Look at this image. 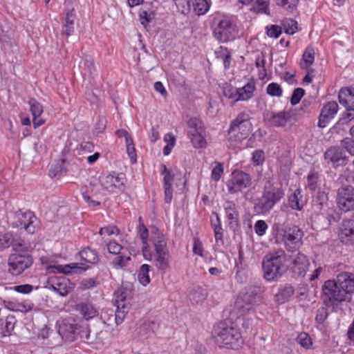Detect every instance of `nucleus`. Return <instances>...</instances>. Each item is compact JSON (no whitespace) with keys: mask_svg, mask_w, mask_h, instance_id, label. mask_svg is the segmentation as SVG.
Masks as SVG:
<instances>
[{"mask_svg":"<svg viewBox=\"0 0 354 354\" xmlns=\"http://www.w3.org/2000/svg\"><path fill=\"white\" fill-rule=\"evenodd\" d=\"M272 234L276 241L283 242L286 250L290 252L298 250L302 245L304 233L296 226L286 230L284 227V223H274L272 226Z\"/></svg>","mask_w":354,"mask_h":354,"instance_id":"7ed1b4c3","label":"nucleus"},{"mask_svg":"<svg viewBox=\"0 0 354 354\" xmlns=\"http://www.w3.org/2000/svg\"><path fill=\"white\" fill-rule=\"evenodd\" d=\"M214 232L215 241L217 244L222 245L223 242V230L221 225V223H216L213 225Z\"/></svg>","mask_w":354,"mask_h":354,"instance_id":"8fccbe9b","label":"nucleus"},{"mask_svg":"<svg viewBox=\"0 0 354 354\" xmlns=\"http://www.w3.org/2000/svg\"><path fill=\"white\" fill-rule=\"evenodd\" d=\"M223 174V165L220 162H216V167L213 169L212 171V178L214 181H218L221 178L222 174Z\"/></svg>","mask_w":354,"mask_h":354,"instance_id":"5fc2aeb1","label":"nucleus"},{"mask_svg":"<svg viewBox=\"0 0 354 354\" xmlns=\"http://www.w3.org/2000/svg\"><path fill=\"white\" fill-rule=\"evenodd\" d=\"M342 146L350 154L354 155V140L350 138H344L341 141Z\"/></svg>","mask_w":354,"mask_h":354,"instance_id":"864d4df0","label":"nucleus"},{"mask_svg":"<svg viewBox=\"0 0 354 354\" xmlns=\"http://www.w3.org/2000/svg\"><path fill=\"white\" fill-rule=\"evenodd\" d=\"M281 26L286 34L293 35L297 30V22L292 19H283Z\"/></svg>","mask_w":354,"mask_h":354,"instance_id":"a19ab883","label":"nucleus"},{"mask_svg":"<svg viewBox=\"0 0 354 354\" xmlns=\"http://www.w3.org/2000/svg\"><path fill=\"white\" fill-rule=\"evenodd\" d=\"M337 204L345 212L354 207V187L351 185L342 186L337 190Z\"/></svg>","mask_w":354,"mask_h":354,"instance_id":"f8f14e48","label":"nucleus"},{"mask_svg":"<svg viewBox=\"0 0 354 354\" xmlns=\"http://www.w3.org/2000/svg\"><path fill=\"white\" fill-rule=\"evenodd\" d=\"M189 134L204 132L202 121L196 118H191L188 122Z\"/></svg>","mask_w":354,"mask_h":354,"instance_id":"c9c22d12","label":"nucleus"},{"mask_svg":"<svg viewBox=\"0 0 354 354\" xmlns=\"http://www.w3.org/2000/svg\"><path fill=\"white\" fill-rule=\"evenodd\" d=\"M289 205L291 207L292 209H301V205H300L299 200L298 198V196L295 192L293 194H292L289 198Z\"/></svg>","mask_w":354,"mask_h":354,"instance_id":"bf43d9fd","label":"nucleus"},{"mask_svg":"<svg viewBox=\"0 0 354 354\" xmlns=\"http://www.w3.org/2000/svg\"><path fill=\"white\" fill-rule=\"evenodd\" d=\"M234 28L232 23L228 19H222L220 21L217 26L214 30L215 37L221 42H227L232 39Z\"/></svg>","mask_w":354,"mask_h":354,"instance_id":"dca6fc26","label":"nucleus"},{"mask_svg":"<svg viewBox=\"0 0 354 354\" xmlns=\"http://www.w3.org/2000/svg\"><path fill=\"white\" fill-rule=\"evenodd\" d=\"M268 229L266 223H255L254 231L259 236H263L265 234Z\"/></svg>","mask_w":354,"mask_h":354,"instance_id":"69168bd1","label":"nucleus"},{"mask_svg":"<svg viewBox=\"0 0 354 354\" xmlns=\"http://www.w3.org/2000/svg\"><path fill=\"white\" fill-rule=\"evenodd\" d=\"M337 283L344 292L346 300L350 299V295L354 293V274L344 272L337 276Z\"/></svg>","mask_w":354,"mask_h":354,"instance_id":"f3484780","label":"nucleus"},{"mask_svg":"<svg viewBox=\"0 0 354 354\" xmlns=\"http://www.w3.org/2000/svg\"><path fill=\"white\" fill-rule=\"evenodd\" d=\"M297 342L304 348L308 350L313 348V340L306 333H301L298 335Z\"/></svg>","mask_w":354,"mask_h":354,"instance_id":"e433bc0d","label":"nucleus"},{"mask_svg":"<svg viewBox=\"0 0 354 354\" xmlns=\"http://www.w3.org/2000/svg\"><path fill=\"white\" fill-rule=\"evenodd\" d=\"M281 26L277 25L267 26V35L270 37L278 38L281 33Z\"/></svg>","mask_w":354,"mask_h":354,"instance_id":"3c124183","label":"nucleus"},{"mask_svg":"<svg viewBox=\"0 0 354 354\" xmlns=\"http://www.w3.org/2000/svg\"><path fill=\"white\" fill-rule=\"evenodd\" d=\"M75 326L73 324H68L65 322L60 324L58 332L63 339H73L75 335Z\"/></svg>","mask_w":354,"mask_h":354,"instance_id":"a878e982","label":"nucleus"},{"mask_svg":"<svg viewBox=\"0 0 354 354\" xmlns=\"http://www.w3.org/2000/svg\"><path fill=\"white\" fill-rule=\"evenodd\" d=\"M138 234L140 237L142 243H147V238L149 235L148 230L143 224V223H140L138 227Z\"/></svg>","mask_w":354,"mask_h":354,"instance_id":"6e6d98bb","label":"nucleus"},{"mask_svg":"<svg viewBox=\"0 0 354 354\" xmlns=\"http://www.w3.org/2000/svg\"><path fill=\"white\" fill-rule=\"evenodd\" d=\"M80 256L82 260L89 263H95L98 261L97 252L89 248H84L80 251Z\"/></svg>","mask_w":354,"mask_h":354,"instance_id":"c756f323","label":"nucleus"},{"mask_svg":"<svg viewBox=\"0 0 354 354\" xmlns=\"http://www.w3.org/2000/svg\"><path fill=\"white\" fill-rule=\"evenodd\" d=\"M114 296L115 305L117 306L116 311H113L114 322L116 325H120L128 312L126 292L122 290H118L115 292Z\"/></svg>","mask_w":354,"mask_h":354,"instance_id":"4468645a","label":"nucleus"},{"mask_svg":"<svg viewBox=\"0 0 354 354\" xmlns=\"http://www.w3.org/2000/svg\"><path fill=\"white\" fill-rule=\"evenodd\" d=\"M12 289L19 293L28 294L32 292V286L29 284H23L14 286Z\"/></svg>","mask_w":354,"mask_h":354,"instance_id":"680f3d73","label":"nucleus"},{"mask_svg":"<svg viewBox=\"0 0 354 354\" xmlns=\"http://www.w3.org/2000/svg\"><path fill=\"white\" fill-rule=\"evenodd\" d=\"M310 266L308 259L302 253L292 257V270L298 276H304Z\"/></svg>","mask_w":354,"mask_h":354,"instance_id":"a211bd4d","label":"nucleus"},{"mask_svg":"<svg viewBox=\"0 0 354 354\" xmlns=\"http://www.w3.org/2000/svg\"><path fill=\"white\" fill-rule=\"evenodd\" d=\"M32 117H39L43 113V106L36 100L30 99L29 101Z\"/></svg>","mask_w":354,"mask_h":354,"instance_id":"a18cd8bd","label":"nucleus"},{"mask_svg":"<svg viewBox=\"0 0 354 354\" xmlns=\"http://www.w3.org/2000/svg\"><path fill=\"white\" fill-rule=\"evenodd\" d=\"M142 253L144 259L146 261H151L152 260L153 254L149 248V245L147 243H142Z\"/></svg>","mask_w":354,"mask_h":354,"instance_id":"0e129e2a","label":"nucleus"},{"mask_svg":"<svg viewBox=\"0 0 354 354\" xmlns=\"http://www.w3.org/2000/svg\"><path fill=\"white\" fill-rule=\"evenodd\" d=\"M100 319L103 322L104 324L110 326L111 324L112 320H114L113 317V310H107L105 311H102L100 315Z\"/></svg>","mask_w":354,"mask_h":354,"instance_id":"603ef678","label":"nucleus"},{"mask_svg":"<svg viewBox=\"0 0 354 354\" xmlns=\"http://www.w3.org/2000/svg\"><path fill=\"white\" fill-rule=\"evenodd\" d=\"M80 313L86 320L93 319L98 315L97 310L90 304H82L80 305Z\"/></svg>","mask_w":354,"mask_h":354,"instance_id":"c85d7f7f","label":"nucleus"},{"mask_svg":"<svg viewBox=\"0 0 354 354\" xmlns=\"http://www.w3.org/2000/svg\"><path fill=\"white\" fill-rule=\"evenodd\" d=\"M99 182L103 189L110 192H114L117 189L119 191L124 189L126 178L123 174L115 176L109 173H104L99 177Z\"/></svg>","mask_w":354,"mask_h":354,"instance_id":"9d476101","label":"nucleus"},{"mask_svg":"<svg viewBox=\"0 0 354 354\" xmlns=\"http://www.w3.org/2000/svg\"><path fill=\"white\" fill-rule=\"evenodd\" d=\"M74 15L72 12H68L65 18V23L62 28V34L69 36L74 30Z\"/></svg>","mask_w":354,"mask_h":354,"instance_id":"473e14b6","label":"nucleus"},{"mask_svg":"<svg viewBox=\"0 0 354 354\" xmlns=\"http://www.w3.org/2000/svg\"><path fill=\"white\" fill-rule=\"evenodd\" d=\"M192 243L193 254L203 258L205 263H209L212 259L207 258V252H205L202 241L198 237L194 236L192 239Z\"/></svg>","mask_w":354,"mask_h":354,"instance_id":"b1692460","label":"nucleus"},{"mask_svg":"<svg viewBox=\"0 0 354 354\" xmlns=\"http://www.w3.org/2000/svg\"><path fill=\"white\" fill-rule=\"evenodd\" d=\"M286 260V253L283 250H278L265 256L262 261L265 279L273 281L281 277L287 269L285 265Z\"/></svg>","mask_w":354,"mask_h":354,"instance_id":"20e7f679","label":"nucleus"},{"mask_svg":"<svg viewBox=\"0 0 354 354\" xmlns=\"http://www.w3.org/2000/svg\"><path fill=\"white\" fill-rule=\"evenodd\" d=\"M122 248V245L115 241H110L107 243V249L109 252L111 254H118L120 252Z\"/></svg>","mask_w":354,"mask_h":354,"instance_id":"4d7b16f0","label":"nucleus"},{"mask_svg":"<svg viewBox=\"0 0 354 354\" xmlns=\"http://www.w3.org/2000/svg\"><path fill=\"white\" fill-rule=\"evenodd\" d=\"M15 319L13 316H8L5 321L4 329L3 333L5 336L9 335L14 330Z\"/></svg>","mask_w":354,"mask_h":354,"instance_id":"de8ad7c7","label":"nucleus"},{"mask_svg":"<svg viewBox=\"0 0 354 354\" xmlns=\"http://www.w3.org/2000/svg\"><path fill=\"white\" fill-rule=\"evenodd\" d=\"M351 106H349L347 107V110L348 112L347 113L346 117H344L339 120V124H346L348 122L354 120V108H351Z\"/></svg>","mask_w":354,"mask_h":354,"instance_id":"052dcab7","label":"nucleus"},{"mask_svg":"<svg viewBox=\"0 0 354 354\" xmlns=\"http://www.w3.org/2000/svg\"><path fill=\"white\" fill-rule=\"evenodd\" d=\"M252 160L257 165L261 164L264 160L263 151L259 150L255 151L252 154Z\"/></svg>","mask_w":354,"mask_h":354,"instance_id":"774afa93","label":"nucleus"},{"mask_svg":"<svg viewBox=\"0 0 354 354\" xmlns=\"http://www.w3.org/2000/svg\"><path fill=\"white\" fill-rule=\"evenodd\" d=\"M153 242L156 253L155 266L158 270L165 272L170 268L171 257L163 234L158 232Z\"/></svg>","mask_w":354,"mask_h":354,"instance_id":"423d86ee","label":"nucleus"},{"mask_svg":"<svg viewBox=\"0 0 354 354\" xmlns=\"http://www.w3.org/2000/svg\"><path fill=\"white\" fill-rule=\"evenodd\" d=\"M254 87L251 84H248L243 87L236 89V95H238L235 101L246 100L251 97Z\"/></svg>","mask_w":354,"mask_h":354,"instance_id":"7c9ffc66","label":"nucleus"},{"mask_svg":"<svg viewBox=\"0 0 354 354\" xmlns=\"http://www.w3.org/2000/svg\"><path fill=\"white\" fill-rule=\"evenodd\" d=\"M17 241H22L21 239L15 238L12 234L8 232L0 234V250L8 248L10 245L13 247L14 243Z\"/></svg>","mask_w":354,"mask_h":354,"instance_id":"72a5a7b5","label":"nucleus"},{"mask_svg":"<svg viewBox=\"0 0 354 354\" xmlns=\"http://www.w3.org/2000/svg\"><path fill=\"white\" fill-rule=\"evenodd\" d=\"M248 115L244 113H241L234 120L230 127L228 133L230 135L236 131L237 129H240L241 127L245 126V122H248Z\"/></svg>","mask_w":354,"mask_h":354,"instance_id":"2f4dec72","label":"nucleus"},{"mask_svg":"<svg viewBox=\"0 0 354 354\" xmlns=\"http://www.w3.org/2000/svg\"><path fill=\"white\" fill-rule=\"evenodd\" d=\"M268 6V0H257L250 10L257 14H266L269 15L270 9Z\"/></svg>","mask_w":354,"mask_h":354,"instance_id":"cd10ccee","label":"nucleus"},{"mask_svg":"<svg viewBox=\"0 0 354 354\" xmlns=\"http://www.w3.org/2000/svg\"><path fill=\"white\" fill-rule=\"evenodd\" d=\"M6 307L15 312L28 313L32 310L33 304L28 300L18 301H10L7 304Z\"/></svg>","mask_w":354,"mask_h":354,"instance_id":"5701e85b","label":"nucleus"},{"mask_svg":"<svg viewBox=\"0 0 354 354\" xmlns=\"http://www.w3.org/2000/svg\"><path fill=\"white\" fill-rule=\"evenodd\" d=\"M251 178L249 174L241 171H235L232 174V178L227 182L228 191L231 194H234L241 191L251 185Z\"/></svg>","mask_w":354,"mask_h":354,"instance_id":"9b49d317","label":"nucleus"},{"mask_svg":"<svg viewBox=\"0 0 354 354\" xmlns=\"http://www.w3.org/2000/svg\"><path fill=\"white\" fill-rule=\"evenodd\" d=\"M304 94H305V91L302 88H295L293 91V93L290 97V104L292 106L297 104L300 102L301 97L304 95Z\"/></svg>","mask_w":354,"mask_h":354,"instance_id":"09e8293b","label":"nucleus"},{"mask_svg":"<svg viewBox=\"0 0 354 354\" xmlns=\"http://www.w3.org/2000/svg\"><path fill=\"white\" fill-rule=\"evenodd\" d=\"M224 210L226 217L231 221H237L239 214L236 209L235 205L232 202L227 201L224 204Z\"/></svg>","mask_w":354,"mask_h":354,"instance_id":"f704fd0d","label":"nucleus"},{"mask_svg":"<svg viewBox=\"0 0 354 354\" xmlns=\"http://www.w3.org/2000/svg\"><path fill=\"white\" fill-rule=\"evenodd\" d=\"M340 104L349 106H354V89L345 88L341 89L339 96Z\"/></svg>","mask_w":354,"mask_h":354,"instance_id":"393cba45","label":"nucleus"},{"mask_svg":"<svg viewBox=\"0 0 354 354\" xmlns=\"http://www.w3.org/2000/svg\"><path fill=\"white\" fill-rule=\"evenodd\" d=\"M140 23L144 26H146L147 24L151 21L152 17H153V14L152 12L148 13L146 10H142L140 12Z\"/></svg>","mask_w":354,"mask_h":354,"instance_id":"13d9d810","label":"nucleus"},{"mask_svg":"<svg viewBox=\"0 0 354 354\" xmlns=\"http://www.w3.org/2000/svg\"><path fill=\"white\" fill-rule=\"evenodd\" d=\"M298 0H277V3L286 10H292Z\"/></svg>","mask_w":354,"mask_h":354,"instance_id":"e2e57ef3","label":"nucleus"},{"mask_svg":"<svg viewBox=\"0 0 354 354\" xmlns=\"http://www.w3.org/2000/svg\"><path fill=\"white\" fill-rule=\"evenodd\" d=\"M34 218H36V216L34 213L30 210L25 212L19 210L14 213V219H17L18 221H32Z\"/></svg>","mask_w":354,"mask_h":354,"instance_id":"79ce46f5","label":"nucleus"},{"mask_svg":"<svg viewBox=\"0 0 354 354\" xmlns=\"http://www.w3.org/2000/svg\"><path fill=\"white\" fill-rule=\"evenodd\" d=\"M214 337L220 348L238 350L243 344L240 329L229 321L220 322L214 329Z\"/></svg>","mask_w":354,"mask_h":354,"instance_id":"f257e3e1","label":"nucleus"},{"mask_svg":"<svg viewBox=\"0 0 354 354\" xmlns=\"http://www.w3.org/2000/svg\"><path fill=\"white\" fill-rule=\"evenodd\" d=\"M161 174L164 176V188H165V201L167 203H170L172 200V188L171 183L174 180V175L167 169L165 165H162Z\"/></svg>","mask_w":354,"mask_h":354,"instance_id":"4be33fe9","label":"nucleus"},{"mask_svg":"<svg viewBox=\"0 0 354 354\" xmlns=\"http://www.w3.org/2000/svg\"><path fill=\"white\" fill-rule=\"evenodd\" d=\"M324 158L334 167H342L347 164L348 157L340 147H330L324 153Z\"/></svg>","mask_w":354,"mask_h":354,"instance_id":"ddd939ff","label":"nucleus"},{"mask_svg":"<svg viewBox=\"0 0 354 354\" xmlns=\"http://www.w3.org/2000/svg\"><path fill=\"white\" fill-rule=\"evenodd\" d=\"M318 174L315 172H310L307 176V187L313 192L317 188Z\"/></svg>","mask_w":354,"mask_h":354,"instance_id":"49530a36","label":"nucleus"},{"mask_svg":"<svg viewBox=\"0 0 354 354\" xmlns=\"http://www.w3.org/2000/svg\"><path fill=\"white\" fill-rule=\"evenodd\" d=\"M88 266H85L83 263H72L65 265L49 266L47 267V272L51 273H63L65 274L75 272L76 270H86Z\"/></svg>","mask_w":354,"mask_h":354,"instance_id":"6ab92c4d","label":"nucleus"},{"mask_svg":"<svg viewBox=\"0 0 354 354\" xmlns=\"http://www.w3.org/2000/svg\"><path fill=\"white\" fill-rule=\"evenodd\" d=\"M290 119V114L287 111L274 113L266 111L263 113L264 121L270 126L274 127H283Z\"/></svg>","mask_w":354,"mask_h":354,"instance_id":"2eb2a0df","label":"nucleus"},{"mask_svg":"<svg viewBox=\"0 0 354 354\" xmlns=\"http://www.w3.org/2000/svg\"><path fill=\"white\" fill-rule=\"evenodd\" d=\"M44 287L65 297L73 290L74 284L64 276L51 275L48 277Z\"/></svg>","mask_w":354,"mask_h":354,"instance_id":"1a4fd4ad","label":"nucleus"},{"mask_svg":"<svg viewBox=\"0 0 354 354\" xmlns=\"http://www.w3.org/2000/svg\"><path fill=\"white\" fill-rule=\"evenodd\" d=\"M100 234H108V235H112V234H117L119 233V230L117 227L115 225H111L107 227L101 228L100 231Z\"/></svg>","mask_w":354,"mask_h":354,"instance_id":"338daca9","label":"nucleus"},{"mask_svg":"<svg viewBox=\"0 0 354 354\" xmlns=\"http://www.w3.org/2000/svg\"><path fill=\"white\" fill-rule=\"evenodd\" d=\"M151 266L148 264H142L138 270V279L140 284L147 286L151 281L149 272Z\"/></svg>","mask_w":354,"mask_h":354,"instance_id":"bb28decb","label":"nucleus"},{"mask_svg":"<svg viewBox=\"0 0 354 354\" xmlns=\"http://www.w3.org/2000/svg\"><path fill=\"white\" fill-rule=\"evenodd\" d=\"M338 110V104L335 102L327 103L322 109L318 125L321 128L326 126L330 120L334 118Z\"/></svg>","mask_w":354,"mask_h":354,"instance_id":"aec40b11","label":"nucleus"},{"mask_svg":"<svg viewBox=\"0 0 354 354\" xmlns=\"http://www.w3.org/2000/svg\"><path fill=\"white\" fill-rule=\"evenodd\" d=\"M266 91L269 95L272 97H280L283 93L281 87L276 82L269 84L267 86Z\"/></svg>","mask_w":354,"mask_h":354,"instance_id":"c03bdc74","label":"nucleus"},{"mask_svg":"<svg viewBox=\"0 0 354 354\" xmlns=\"http://www.w3.org/2000/svg\"><path fill=\"white\" fill-rule=\"evenodd\" d=\"M284 196L283 191L280 185L267 180L261 198L258 199L254 205V211L258 214L268 212Z\"/></svg>","mask_w":354,"mask_h":354,"instance_id":"39448f33","label":"nucleus"},{"mask_svg":"<svg viewBox=\"0 0 354 354\" xmlns=\"http://www.w3.org/2000/svg\"><path fill=\"white\" fill-rule=\"evenodd\" d=\"M131 260V258L130 256L119 255L113 259L112 261V266L115 269L124 268L129 266Z\"/></svg>","mask_w":354,"mask_h":354,"instance_id":"58836bf2","label":"nucleus"},{"mask_svg":"<svg viewBox=\"0 0 354 354\" xmlns=\"http://www.w3.org/2000/svg\"><path fill=\"white\" fill-rule=\"evenodd\" d=\"M338 236L343 243L354 245V223H343L339 227Z\"/></svg>","mask_w":354,"mask_h":354,"instance_id":"412c9836","label":"nucleus"},{"mask_svg":"<svg viewBox=\"0 0 354 354\" xmlns=\"http://www.w3.org/2000/svg\"><path fill=\"white\" fill-rule=\"evenodd\" d=\"M204 132L189 134L194 147L202 148L205 146L206 141L203 136Z\"/></svg>","mask_w":354,"mask_h":354,"instance_id":"37998d69","label":"nucleus"},{"mask_svg":"<svg viewBox=\"0 0 354 354\" xmlns=\"http://www.w3.org/2000/svg\"><path fill=\"white\" fill-rule=\"evenodd\" d=\"M322 299L328 307L334 308L338 303L346 301L344 292L342 290L337 278L326 281L322 286Z\"/></svg>","mask_w":354,"mask_h":354,"instance_id":"0eeeda50","label":"nucleus"},{"mask_svg":"<svg viewBox=\"0 0 354 354\" xmlns=\"http://www.w3.org/2000/svg\"><path fill=\"white\" fill-rule=\"evenodd\" d=\"M315 58V51L313 48H307L302 56L304 63L301 64L302 68H305L313 64Z\"/></svg>","mask_w":354,"mask_h":354,"instance_id":"ea45409f","label":"nucleus"},{"mask_svg":"<svg viewBox=\"0 0 354 354\" xmlns=\"http://www.w3.org/2000/svg\"><path fill=\"white\" fill-rule=\"evenodd\" d=\"M32 250L30 244L24 241H17L14 243L13 250L15 253L8 258V270L12 275H19L32 264V258L30 254Z\"/></svg>","mask_w":354,"mask_h":354,"instance_id":"f03ea898","label":"nucleus"},{"mask_svg":"<svg viewBox=\"0 0 354 354\" xmlns=\"http://www.w3.org/2000/svg\"><path fill=\"white\" fill-rule=\"evenodd\" d=\"M260 297L252 287L245 288L238 295L234 307L238 310L241 315H244L246 313L253 310L259 305Z\"/></svg>","mask_w":354,"mask_h":354,"instance_id":"6e6552de","label":"nucleus"},{"mask_svg":"<svg viewBox=\"0 0 354 354\" xmlns=\"http://www.w3.org/2000/svg\"><path fill=\"white\" fill-rule=\"evenodd\" d=\"M193 7L195 12L198 15H204L208 11L209 5L207 0H194Z\"/></svg>","mask_w":354,"mask_h":354,"instance_id":"4c0bfd02","label":"nucleus"}]
</instances>
